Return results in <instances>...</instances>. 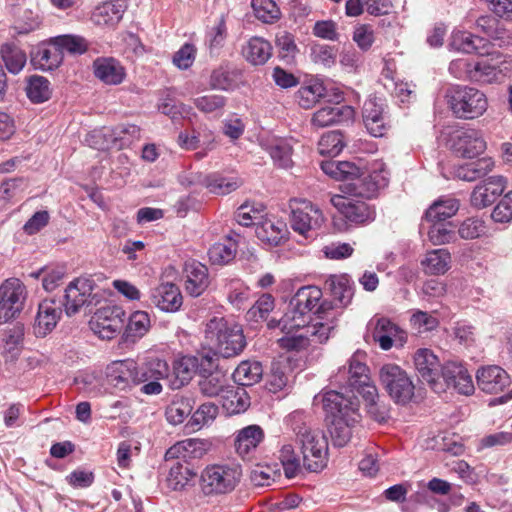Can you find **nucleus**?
Listing matches in <instances>:
<instances>
[{
  "label": "nucleus",
  "instance_id": "nucleus-60",
  "mask_svg": "<svg viewBox=\"0 0 512 512\" xmlns=\"http://www.w3.org/2000/svg\"><path fill=\"white\" fill-rule=\"evenodd\" d=\"M487 226L485 221L477 216L466 218L459 224L458 235L464 240H474L485 235Z\"/></svg>",
  "mask_w": 512,
  "mask_h": 512
},
{
  "label": "nucleus",
  "instance_id": "nucleus-10",
  "mask_svg": "<svg viewBox=\"0 0 512 512\" xmlns=\"http://www.w3.org/2000/svg\"><path fill=\"white\" fill-rule=\"evenodd\" d=\"M27 299L24 283L18 278H8L0 285V324L20 315Z\"/></svg>",
  "mask_w": 512,
  "mask_h": 512
},
{
  "label": "nucleus",
  "instance_id": "nucleus-38",
  "mask_svg": "<svg viewBox=\"0 0 512 512\" xmlns=\"http://www.w3.org/2000/svg\"><path fill=\"white\" fill-rule=\"evenodd\" d=\"M272 45L263 37L253 36L242 47V55L251 65H264L272 56Z\"/></svg>",
  "mask_w": 512,
  "mask_h": 512
},
{
  "label": "nucleus",
  "instance_id": "nucleus-4",
  "mask_svg": "<svg viewBox=\"0 0 512 512\" xmlns=\"http://www.w3.org/2000/svg\"><path fill=\"white\" fill-rule=\"evenodd\" d=\"M243 469L236 461L207 465L200 475V488L205 496L217 497L232 493L241 483Z\"/></svg>",
  "mask_w": 512,
  "mask_h": 512
},
{
  "label": "nucleus",
  "instance_id": "nucleus-1",
  "mask_svg": "<svg viewBox=\"0 0 512 512\" xmlns=\"http://www.w3.org/2000/svg\"><path fill=\"white\" fill-rule=\"evenodd\" d=\"M338 310L327 300H322V291L316 286L298 289L290 302V308L278 321L283 336L278 339L280 347L299 350L309 345L326 342L336 327ZM270 328L276 327L273 321Z\"/></svg>",
  "mask_w": 512,
  "mask_h": 512
},
{
  "label": "nucleus",
  "instance_id": "nucleus-25",
  "mask_svg": "<svg viewBox=\"0 0 512 512\" xmlns=\"http://www.w3.org/2000/svg\"><path fill=\"white\" fill-rule=\"evenodd\" d=\"M150 298L158 309L168 313L177 312L183 304L179 287L170 282L161 283L151 289Z\"/></svg>",
  "mask_w": 512,
  "mask_h": 512
},
{
  "label": "nucleus",
  "instance_id": "nucleus-61",
  "mask_svg": "<svg viewBox=\"0 0 512 512\" xmlns=\"http://www.w3.org/2000/svg\"><path fill=\"white\" fill-rule=\"evenodd\" d=\"M195 476L196 473L189 467L177 463L170 468L167 483L168 486L175 491L182 490L195 478Z\"/></svg>",
  "mask_w": 512,
  "mask_h": 512
},
{
  "label": "nucleus",
  "instance_id": "nucleus-22",
  "mask_svg": "<svg viewBox=\"0 0 512 512\" xmlns=\"http://www.w3.org/2000/svg\"><path fill=\"white\" fill-rule=\"evenodd\" d=\"M107 381L119 390H125L136 384V362L132 359L116 360L107 365Z\"/></svg>",
  "mask_w": 512,
  "mask_h": 512
},
{
  "label": "nucleus",
  "instance_id": "nucleus-9",
  "mask_svg": "<svg viewBox=\"0 0 512 512\" xmlns=\"http://www.w3.org/2000/svg\"><path fill=\"white\" fill-rule=\"evenodd\" d=\"M314 404H321L331 419L347 418L352 422H360L359 401L350 393L344 394L335 390L326 391L314 397Z\"/></svg>",
  "mask_w": 512,
  "mask_h": 512
},
{
  "label": "nucleus",
  "instance_id": "nucleus-13",
  "mask_svg": "<svg viewBox=\"0 0 512 512\" xmlns=\"http://www.w3.org/2000/svg\"><path fill=\"white\" fill-rule=\"evenodd\" d=\"M136 384H143L141 392L146 395H158L162 392L161 380L169 375L167 362L159 357H148L136 365Z\"/></svg>",
  "mask_w": 512,
  "mask_h": 512
},
{
  "label": "nucleus",
  "instance_id": "nucleus-57",
  "mask_svg": "<svg viewBox=\"0 0 512 512\" xmlns=\"http://www.w3.org/2000/svg\"><path fill=\"white\" fill-rule=\"evenodd\" d=\"M173 371L178 381L176 387L183 386L199 371V358L195 356H183L174 362Z\"/></svg>",
  "mask_w": 512,
  "mask_h": 512
},
{
  "label": "nucleus",
  "instance_id": "nucleus-6",
  "mask_svg": "<svg viewBox=\"0 0 512 512\" xmlns=\"http://www.w3.org/2000/svg\"><path fill=\"white\" fill-rule=\"evenodd\" d=\"M378 379L396 404L405 405L412 400L415 386L410 375L401 366L395 363L383 364L379 369Z\"/></svg>",
  "mask_w": 512,
  "mask_h": 512
},
{
  "label": "nucleus",
  "instance_id": "nucleus-19",
  "mask_svg": "<svg viewBox=\"0 0 512 512\" xmlns=\"http://www.w3.org/2000/svg\"><path fill=\"white\" fill-rule=\"evenodd\" d=\"M451 148L460 157L474 158L486 150V142L478 130L462 129L452 136Z\"/></svg>",
  "mask_w": 512,
  "mask_h": 512
},
{
  "label": "nucleus",
  "instance_id": "nucleus-62",
  "mask_svg": "<svg viewBox=\"0 0 512 512\" xmlns=\"http://www.w3.org/2000/svg\"><path fill=\"white\" fill-rule=\"evenodd\" d=\"M227 378L220 373H211L199 382V388L203 395L208 397L221 396L228 388Z\"/></svg>",
  "mask_w": 512,
  "mask_h": 512
},
{
  "label": "nucleus",
  "instance_id": "nucleus-8",
  "mask_svg": "<svg viewBox=\"0 0 512 512\" xmlns=\"http://www.w3.org/2000/svg\"><path fill=\"white\" fill-rule=\"evenodd\" d=\"M342 194L332 195L331 204L351 223L365 224L374 220L375 211L359 195L353 194L350 184L341 186Z\"/></svg>",
  "mask_w": 512,
  "mask_h": 512
},
{
  "label": "nucleus",
  "instance_id": "nucleus-46",
  "mask_svg": "<svg viewBox=\"0 0 512 512\" xmlns=\"http://www.w3.org/2000/svg\"><path fill=\"white\" fill-rule=\"evenodd\" d=\"M66 269L62 265H46L29 274L31 278L42 281V287L47 292L55 290L62 282Z\"/></svg>",
  "mask_w": 512,
  "mask_h": 512
},
{
  "label": "nucleus",
  "instance_id": "nucleus-2",
  "mask_svg": "<svg viewBox=\"0 0 512 512\" xmlns=\"http://www.w3.org/2000/svg\"><path fill=\"white\" fill-rule=\"evenodd\" d=\"M296 442L300 446L303 466L310 472L322 471L328 463V441L323 432L312 429L302 421V413L289 416Z\"/></svg>",
  "mask_w": 512,
  "mask_h": 512
},
{
  "label": "nucleus",
  "instance_id": "nucleus-55",
  "mask_svg": "<svg viewBox=\"0 0 512 512\" xmlns=\"http://www.w3.org/2000/svg\"><path fill=\"white\" fill-rule=\"evenodd\" d=\"M218 415V406L214 403L207 402L198 407V409L191 415V418L186 424V429L191 432L200 430L206 425L212 423Z\"/></svg>",
  "mask_w": 512,
  "mask_h": 512
},
{
  "label": "nucleus",
  "instance_id": "nucleus-20",
  "mask_svg": "<svg viewBox=\"0 0 512 512\" xmlns=\"http://www.w3.org/2000/svg\"><path fill=\"white\" fill-rule=\"evenodd\" d=\"M442 377L449 388L462 395H472L475 391L472 375L467 368L455 361H449L442 367Z\"/></svg>",
  "mask_w": 512,
  "mask_h": 512
},
{
  "label": "nucleus",
  "instance_id": "nucleus-16",
  "mask_svg": "<svg viewBox=\"0 0 512 512\" xmlns=\"http://www.w3.org/2000/svg\"><path fill=\"white\" fill-rule=\"evenodd\" d=\"M389 182V172L382 161H374L367 168V176L363 180L358 179L357 182L349 183L353 186V194L361 197L370 198L375 193L385 188Z\"/></svg>",
  "mask_w": 512,
  "mask_h": 512
},
{
  "label": "nucleus",
  "instance_id": "nucleus-11",
  "mask_svg": "<svg viewBox=\"0 0 512 512\" xmlns=\"http://www.w3.org/2000/svg\"><path fill=\"white\" fill-rule=\"evenodd\" d=\"M140 138V128L134 124H120L107 133L103 130H94L87 135L85 142L98 150L111 147L122 149L129 146L134 140Z\"/></svg>",
  "mask_w": 512,
  "mask_h": 512
},
{
  "label": "nucleus",
  "instance_id": "nucleus-51",
  "mask_svg": "<svg viewBox=\"0 0 512 512\" xmlns=\"http://www.w3.org/2000/svg\"><path fill=\"white\" fill-rule=\"evenodd\" d=\"M193 401L189 397L176 396L165 410L167 421L172 425H178L191 414Z\"/></svg>",
  "mask_w": 512,
  "mask_h": 512
},
{
  "label": "nucleus",
  "instance_id": "nucleus-56",
  "mask_svg": "<svg viewBox=\"0 0 512 512\" xmlns=\"http://www.w3.org/2000/svg\"><path fill=\"white\" fill-rule=\"evenodd\" d=\"M52 43L57 45L63 56L64 52L71 55H82L88 50V42L79 35L66 34L52 37Z\"/></svg>",
  "mask_w": 512,
  "mask_h": 512
},
{
  "label": "nucleus",
  "instance_id": "nucleus-59",
  "mask_svg": "<svg viewBox=\"0 0 512 512\" xmlns=\"http://www.w3.org/2000/svg\"><path fill=\"white\" fill-rule=\"evenodd\" d=\"M254 15L263 23H274L281 17V12L273 0H252Z\"/></svg>",
  "mask_w": 512,
  "mask_h": 512
},
{
  "label": "nucleus",
  "instance_id": "nucleus-21",
  "mask_svg": "<svg viewBox=\"0 0 512 512\" xmlns=\"http://www.w3.org/2000/svg\"><path fill=\"white\" fill-rule=\"evenodd\" d=\"M127 8V0H107L93 9L90 19L96 26L113 28L121 21Z\"/></svg>",
  "mask_w": 512,
  "mask_h": 512
},
{
  "label": "nucleus",
  "instance_id": "nucleus-33",
  "mask_svg": "<svg viewBox=\"0 0 512 512\" xmlns=\"http://www.w3.org/2000/svg\"><path fill=\"white\" fill-rule=\"evenodd\" d=\"M420 267L425 275H444L452 267V255L445 248L432 249L425 253L420 261Z\"/></svg>",
  "mask_w": 512,
  "mask_h": 512
},
{
  "label": "nucleus",
  "instance_id": "nucleus-41",
  "mask_svg": "<svg viewBox=\"0 0 512 512\" xmlns=\"http://www.w3.org/2000/svg\"><path fill=\"white\" fill-rule=\"evenodd\" d=\"M323 172L339 181L358 180L362 175L360 167L350 161L327 160L321 163Z\"/></svg>",
  "mask_w": 512,
  "mask_h": 512
},
{
  "label": "nucleus",
  "instance_id": "nucleus-32",
  "mask_svg": "<svg viewBox=\"0 0 512 512\" xmlns=\"http://www.w3.org/2000/svg\"><path fill=\"white\" fill-rule=\"evenodd\" d=\"M488 41L468 31L455 30L450 36L448 43L449 50L461 53L484 54L487 52Z\"/></svg>",
  "mask_w": 512,
  "mask_h": 512
},
{
  "label": "nucleus",
  "instance_id": "nucleus-45",
  "mask_svg": "<svg viewBox=\"0 0 512 512\" xmlns=\"http://www.w3.org/2000/svg\"><path fill=\"white\" fill-rule=\"evenodd\" d=\"M263 376V367L258 361H242L233 372L235 383L244 387L256 384Z\"/></svg>",
  "mask_w": 512,
  "mask_h": 512
},
{
  "label": "nucleus",
  "instance_id": "nucleus-29",
  "mask_svg": "<svg viewBox=\"0 0 512 512\" xmlns=\"http://www.w3.org/2000/svg\"><path fill=\"white\" fill-rule=\"evenodd\" d=\"M211 444L208 440L199 438H187L178 441L171 446L165 453L166 460L170 459H199L202 458L210 449Z\"/></svg>",
  "mask_w": 512,
  "mask_h": 512
},
{
  "label": "nucleus",
  "instance_id": "nucleus-34",
  "mask_svg": "<svg viewBox=\"0 0 512 512\" xmlns=\"http://www.w3.org/2000/svg\"><path fill=\"white\" fill-rule=\"evenodd\" d=\"M363 122L367 131L374 137H382L387 131L384 108L376 99L365 101L363 106Z\"/></svg>",
  "mask_w": 512,
  "mask_h": 512
},
{
  "label": "nucleus",
  "instance_id": "nucleus-54",
  "mask_svg": "<svg viewBox=\"0 0 512 512\" xmlns=\"http://www.w3.org/2000/svg\"><path fill=\"white\" fill-rule=\"evenodd\" d=\"M202 184L210 193L216 195H227L237 190L241 186V181L237 177H224L213 174L206 176L203 179Z\"/></svg>",
  "mask_w": 512,
  "mask_h": 512
},
{
  "label": "nucleus",
  "instance_id": "nucleus-64",
  "mask_svg": "<svg viewBox=\"0 0 512 512\" xmlns=\"http://www.w3.org/2000/svg\"><path fill=\"white\" fill-rule=\"evenodd\" d=\"M274 298L270 294L261 295L255 304L247 311V319L254 322L265 320L274 309Z\"/></svg>",
  "mask_w": 512,
  "mask_h": 512
},
{
  "label": "nucleus",
  "instance_id": "nucleus-39",
  "mask_svg": "<svg viewBox=\"0 0 512 512\" xmlns=\"http://www.w3.org/2000/svg\"><path fill=\"white\" fill-rule=\"evenodd\" d=\"M326 88L323 79L315 77L306 80L295 93V100L304 109L312 108L323 96Z\"/></svg>",
  "mask_w": 512,
  "mask_h": 512
},
{
  "label": "nucleus",
  "instance_id": "nucleus-15",
  "mask_svg": "<svg viewBox=\"0 0 512 512\" xmlns=\"http://www.w3.org/2000/svg\"><path fill=\"white\" fill-rule=\"evenodd\" d=\"M124 312L116 306L99 309L90 321L92 331L101 339H112L122 329Z\"/></svg>",
  "mask_w": 512,
  "mask_h": 512
},
{
  "label": "nucleus",
  "instance_id": "nucleus-40",
  "mask_svg": "<svg viewBox=\"0 0 512 512\" xmlns=\"http://www.w3.org/2000/svg\"><path fill=\"white\" fill-rule=\"evenodd\" d=\"M494 168V161L490 157H483L474 162L454 167V176L463 181L472 182L490 173Z\"/></svg>",
  "mask_w": 512,
  "mask_h": 512
},
{
  "label": "nucleus",
  "instance_id": "nucleus-17",
  "mask_svg": "<svg viewBox=\"0 0 512 512\" xmlns=\"http://www.w3.org/2000/svg\"><path fill=\"white\" fill-rule=\"evenodd\" d=\"M413 361L419 378L438 392V380L442 375V368L437 355L428 348H420L415 352Z\"/></svg>",
  "mask_w": 512,
  "mask_h": 512
},
{
  "label": "nucleus",
  "instance_id": "nucleus-36",
  "mask_svg": "<svg viewBox=\"0 0 512 512\" xmlns=\"http://www.w3.org/2000/svg\"><path fill=\"white\" fill-rule=\"evenodd\" d=\"M357 391L365 402L369 415L377 422H385L388 418V410L385 405L379 403V393L376 385L370 380L352 388Z\"/></svg>",
  "mask_w": 512,
  "mask_h": 512
},
{
  "label": "nucleus",
  "instance_id": "nucleus-50",
  "mask_svg": "<svg viewBox=\"0 0 512 512\" xmlns=\"http://www.w3.org/2000/svg\"><path fill=\"white\" fill-rule=\"evenodd\" d=\"M286 224L265 220L256 227L257 238L268 245H278L286 235Z\"/></svg>",
  "mask_w": 512,
  "mask_h": 512
},
{
  "label": "nucleus",
  "instance_id": "nucleus-48",
  "mask_svg": "<svg viewBox=\"0 0 512 512\" xmlns=\"http://www.w3.org/2000/svg\"><path fill=\"white\" fill-rule=\"evenodd\" d=\"M25 91L28 99L35 104L48 101L52 95L50 81L40 75H32L27 79Z\"/></svg>",
  "mask_w": 512,
  "mask_h": 512
},
{
  "label": "nucleus",
  "instance_id": "nucleus-28",
  "mask_svg": "<svg viewBox=\"0 0 512 512\" xmlns=\"http://www.w3.org/2000/svg\"><path fill=\"white\" fill-rule=\"evenodd\" d=\"M92 67L94 76L106 85H119L126 77L125 68L112 57H99L93 61Z\"/></svg>",
  "mask_w": 512,
  "mask_h": 512
},
{
  "label": "nucleus",
  "instance_id": "nucleus-7",
  "mask_svg": "<svg viewBox=\"0 0 512 512\" xmlns=\"http://www.w3.org/2000/svg\"><path fill=\"white\" fill-rule=\"evenodd\" d=\"M289 208L291 228L305 238L312 237L325 222L321 209L307 199H291Z\"/></svg>",
  "mask_w": 512,
  "mask_h": 512
},
{
  "label": "nucleus",
  "instance_id": "nucleus-23",
  "mask_svg": "<svg viewBox=\"0 0 512 512\" xmlns=\"http://www.w3.org/2000/svg\"><path fill=\"white\" fill-rule=\"evenodd\" d=\"M62 315L60 304L53 299H45L38 306L37 315L33 325L37 337H45L56 327Z\"/></svg>",
  "mask_w": 512,
  "mask_h": 512
},
{
  "label": "nucleus",
  "instance_id": "nucleus-37",
  "mask_svg": "<svg viewBox=\"0 0 512 512\" xmlns=\"http://www.w3.org/2000/svg\"><path fill=\"white\" fill-rule=\"evenodd\" d=\"M263 440V429L256 424L248 425L240 429L235 436L234 443L236 453L242 458L248 457Z\"/></svg>",
  "mask_w": 512,
  "mask_h": 512
},
{
  "label": "nucleus",
  "instance_id": "nucleus-47",
  "mask_svg": "<svg viewBox=\"0 0 512 512\" xmlns=\"http://www.w3.org/2000/svg\"><path fill=\"white\" fill-rule=\"evenodd\" d=\"M348 385L354 388L370 381L369 369L365 363V353L355 352L348 362Z\"/></svg>",
  "mask_w": 512,
  "mask_h": 512
},
{
  "label": "nucleus",
  "instance_id": "nucleus-27",
  "mask_svg": "<svg viewBox=\"0 0 512 512\" xmlns=\"http://www.w3.org/2000/svg\"><path fill=\"white\" fill-rule=\"evenodd\" d=\"M185 290L192 297L202 295L209 286V274L207 267L196 261L190 260L184 266Z\"/></svg>",
  "mask_w": 512,
  "mask_h": 512
},
{
  "label": "nucleus",
  "instance_id": "nucleus-53",
  "mask_svg": "<svg viewBox=\"0 0 512 512\" xmlns=\"http://www.w3.org/2000/svg\"><path fill=\"white\" fill-rule=\"evenodd\" d=\"M360 422H352L347 418L331 419L329 433L335 446L343 447L351 439L353 430Z\"/></svg>",
  "mask_w": 512,
  "mask_h": 512
},
{
  "label": "nucleus",
  "instance_id": "nucleus-42",
  "mask_svg": "<svg viewBox=\"0 0 512 512\" xmlns=\"http://www.w3.org/2000/svg\"><path fill=\"white\" fill-rule=\"evenodd\" d=\"M0 57L9 73L18 75L26 66V52L15 43L6 42L0 46Z\"/></svg>",
  "mask_w": 512,
  "mask_h": 512
},
{
  "label": "nucleus",
  "instance_id": "nucleus-52",
  "mask_svg": "<svg viewBox=\"0 0 512 512\" xmlns=\"http://www.w3.org/2000/svg\"><path fill=\"white\" fill-rule=\"evenodd\" d=\"M278 459L288 479L296 477L301 471V460L291 443H283L278 451Z\"/></svg>",
  "mask_w": 512,
  "mask_h": 512
},
{
  "label": "nucleus",
  "instance_id": "nucleus-12",
  "mask_svg": "<svg viewBox=\"0 0 512 512\" xmlns=\"http://www.w3.org/2000/svg\"><path fill=\"white\" fill-rule=\"evenodd\" d=\"M96 284L88 277H78L65 288L64 310L68 316L75 315L85 306L95 305L98 300L94 294Z\"/></svg>",
  "mask_w": 512,
  "mask_h": 512
},
{
  "label": "nucleus",
  "instance_id": "nucleus-14",
  "mask_svg": "<svg viewBox=\"0 0 512 512\" xmlns=\"http://www.w3.org/2000/svg\"><path fill=\"white\" fill-rule=\"evenodd\" d=\"M367 329L373 341L384 351L390 350L397 343L403 345L406 341V333L384 316H374L368 322Z\"/></svg>",
  "mask_w": 512,
  "mask_h": 512
},
{
  "label": "nucleus",
  "instance_id": "nucleus-24",
  "mask_svg": "<svg viewBox=\"0 0 512 512\" xmlns=\"http://www.w3.org/2000/svg\"><path fill=\"white\" fill-rule=\"evenodd\" d=\"M30 63L36 70L50 72L56 70L63 63V55L50 38L37 45L30 53Z\"/></svg>",
  "mask_w": 512,
  "mask_h": 512
},
{
  "label": "nucleus",
  "instance_id": "nucleus-18",
  "mask_svg": "<svg viewBox=\"0 0 512 512\" xmlns=\"http://www.w3.org/2000/svg\"><path fill=\"white\" fill-rule=\"evenodd\" d=\"M507 178L501 175L490 176L475 186L471 193V205L477 209L488 207L507 188Z\"/></svg>",
  "mask_w": 512,
  "mask_h": 512
},
{
  "label": "nucleus",
  "instance_id": "nucleus-35",
  "mask_svg": "<svg viewBox=\"0 0 512 512\" xmlns=\"http://www.w3.org/2000/svg\"><path fill=\"white\" fill-rule=\"evenodd\" d=\"M261 145L269 153L275 166L283 169L293 166L291 140L272 137L262 140Z\"/></svg>",
  "mask_w": 512,
  "mask_h": 512
},
{
  "label": "nucleus",
  "instance_id": "nucleus-26",
  "mask_svg": "<svg viewBox=\"0 0 512 512\" xmlns=\"http://www.w3.org/2000/svg\"><path fill=\"white\" fill-rule=\"evenodd\" d=\"M476 379L479 388L488 394L502 392L511 382L508 373L497 365L481 367L477 371Z\"/></svg>",
  "mask_w": 512,
  "mask_h": 512
},
{
  "label": "nucleus",
  "instance_id": "nucleus-43",
  "mask_svg": "<svg viewBox=\"0 0 512 512\" xmlns=\"http://www.w3.org/2000/svg\"><path fill=\"white\" fill-rule=\"evenodd\" d=\"M332 297L340 306H347L353 297V287L348 275H331L325 281Z\"/></svg>",
  "mask_w": 512,
  "mask_h": 512
},
{
  "label": "nucleus",
  "instance_id": "nucleus-63",
  "mask_svg": "<svg viewBox=\"0 0 512 512\" xmlns=\"http://www.w3.org/2000/svg\"><path fill=\"white\" fill-rule=\"evenodd\" d=\"M343 148V135L338 131L326 133L318 142V151L321 155L337 156Z\"/></svg>",
  "mask_w": 512,
  "mask_h": 512
},
{
  "label": "nucleus",
  "instance_id": "nucleus-49",
  "mask_svg": "<svg viewBox=\"0 0 512 512\" xmlns=\"http://www.w3.org/2000/svg\"><path fill=\"white\" fill-rule=\"evenodd\" d=\"M459 210V201L455 198H445L435 201L426 211L425 217L429 222H443L454 216Z\"/></svg>",
  "mask_w": 512,
  "mask_h": 512
},
{
  "label": "nucleus",
  "instance_id": "nucleus-31",
  "mask_svg": "<svg viewBox=\"0 0 512 512\" xmlns=\"http://www.w3.org/2000/svg\"><path fill=\"white\" fill-rule=\"evenodd\" d=\"M354 110L348 105L324 106L318 109L311 119L313 126L324 128L352 120Z\"/></svg>",
  "mask_w": 512,
  "mask_h": 512
},
{
  "label": "nucleus",
  "instance_id": "nucleus-58",
  "mask_svg": "<svg viewBox=\"0 0 512 512\" xmlns=\"http://www.w3.org/2000/svg\"><path fill=\"white\" fill-rule=\"evenodd\" d=\"M236 251V242L228 237L223 242L213 244L208 250V256L213 264L223 265L234 259Z\"/></svg>",
  "mask_w": 512,
  "mask_h": 512
},
{
  "label": "nucleus",
  "instance_id": "nucleus-3",
  "mask_svg": "<svg viewBox=\"0 0 512 512\" xmlns=\"http://www.w3.org/2000/svg\"><path fill=\"white\" fill-rule=\"evenodd\" d=\"M205 339L223 358L235 357L246 347L242 327L223 317H213L207 322Z\"/></svg>",
  "mask_w": 512,
  "mask_h": 512
},
{
  "label": "nucleus",
  "instance_id": "nucleus-44",
  "mask_svg": "<svg viewBox=\"0 0 512 512\" xmlns=\"http://www.w3.org/2000/svg\"><path fill=\"white\" fill-rule=\"evenodd\" d=\"M222 406L229 414H239L250 406V397L244 387L229 385L222 395Z\"/></svg>",
  "mask_w": 512,
  "mask_h": 512
},
{
  "label": "nucleus",
  "instance_id": "nucleus-5",
  "mask_svg": "<svg viewBox=\"0 0 512 512\" xmlns=\"http://www.w3.org/2000/svg\"><path fill=\"white\" fill-rule=\"evenodd\" d=\"M446 102L452 114L461 120H474L483 116L489 107L486 94L471 86L455 85L447 90Z\"/></svg>",
  "mask_w": 512,
  "mask_h": 512
},
{
  "label": "nucleus",
  "instance_id": "nucleus-30",
  "mask_svg": "<svg viewBox=\"0 0 512 512\" xmlns=\"http://www.w3.org/2000/svg\"><path fill=\"white\" fill-rule=\"evenodd\" d=\"M504 63L501 54H491L488 58L473 63L470 81L483 84L496 82L502 75L501 65Z\"/></svg>",
  "mask_w": 512,
  "mask_h": 512
}]
</instances>
